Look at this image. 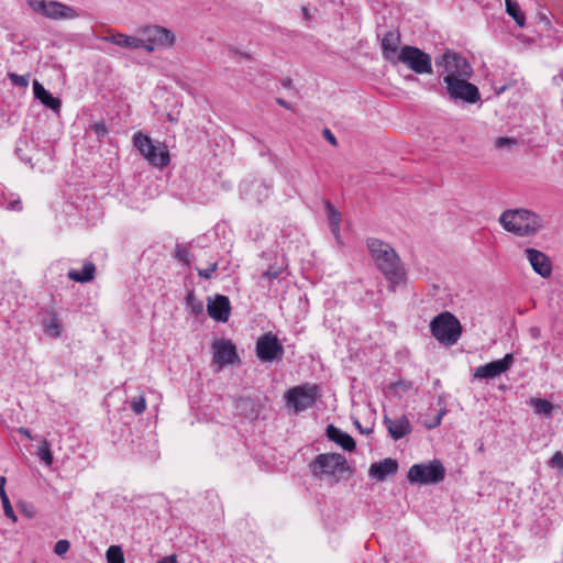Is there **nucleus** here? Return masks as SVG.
I'll list each match as a JSON object with an SVG mask.
<instances>
[{
    "mask_svg": "<svg viewBox=\"0 0 563 563\" xmlns=\"http://www.w3.org/2000/svg\"><path fill=\"white\" fill-rule=\"evenodd\" d=\"M398 63L404 64L418 75H431L433 71L431 55L416 46H402Z\"/></svg>",
    "mask_w": 563,
    "mask_h": 563,
    "instance_id": "obj_12",
    "label": "nucleus"
},
{
    "mask_svg": "<svg viewBox=\"0 0 563 563\" xmlns=\"http://www.w3.org/2000/svg\"><path fill=\"white\" fill-rule=\"evenodd\" d=\"M131 409L135 415H141L146 409V401L144 396L134 397L131 400Z\"/></svg>",
    "mask_w": 563,
    "mask_h": 563,
    "instance_id": "obj_34",
    "label": "nucleus"
},
{
    "mask_svg": "<svg viewBox=\"0 0 563 563\" xmlns=\"http://www.w3.org/2000/svg\"><path fill=\"white\" fill-rule=\"evenodd\" d=\"M366 244L376 267L390 283L391 291H395L396 285L405 279V271L396 251L388 243L375 238L367 239Z\"/></svg>",
    "mask_w": 563,
    "mask_h": 563,
    "instance_id": "obj_1",
    "label": "nucleus"
},
{
    "mask_svg": "<svg viewBox=\"0 0 563 563\" xmlns=\"http://www.w3.org/2000/svg\"><path fill=\"white\" fill-rule=\"evenodd\" d=\"M157 563H177L175 555H168L159 560Z\"/></svg>",
    "mask_w": 563,
    "mask_h": 563,
    "instance_id": "obj_47",
    "label": "nucleus"
},
{
    "mask_svg": "<svg viewBox=\"0 0 563 563\" xmlns=\"http://www.w3.org/2000/svg\"><path fill=\"white\" fill-rule=\"evenodd\" d=\"M5 477L4 476H1L0 477V498H1V503H2V507H3V511H4V515L11 519L13 522H15L18 519H16V516H15V512L11 506V503L9 500V497L5 493V489H4V486H5Z\"/></svg>",
    "mask_w": 563,
    "mask_h": 563,
    "instance_id": "obj_28",
    "label": "nucleus"
},
{
    "mask_svg": "<svg viewBox=\"0 0 563 563\" xmlns=\"http://www.w3.org/2000/svg\"><path fill=\"white\" fill-rule=\"evenodd\" d=\"M514 362V355L508 353L501 360L493 361L485 365L478 366L475 369L474 376L476 378H495L507 372L512 366Z\"/></svg>",
    "mask_w": 563,
    "mask_h": 563,
    "instance_id": "obj_14",
    "label": "nucleus"
},
{
    "mask_svg": "<svg viewBox=\"0 0 563 563\" xmlns=\"http://www.w3.org/2000/svg\"><path fill=\"white\" fill-rule=\"evenodd\" d=\"M282 272H283V267L272 265L268 267V269L263 272L262 277L267 280H273V279L278 278L279 275L282 274Z\"/></svg>",
    "mask_w": 563,
    "mask_h": 563,
    "instance_id": "obj_37",
    "label": "nucleus"
},
{
    "mask_svg": "<svg viewBox=\"0 0 563 563\" xmlns=\"http://www.w3.org/2000/svg\"><path fill=\"white\" fill-rule=\"evenodd\" d=\"M530 331H531V334H532L534 338H538V334H539V330H538V329L532 328Z\"/></svg>",
    "mask_w": 563,
    "mask_h": 563,
    "instance_id": "obj_51",
    "label": "nucleus"
},
{
    "mask_svg": "<svg viewBox=\"0 0 563 563\" xmlns=\"http://www.w3.org/2000/svg\"><path fill=\"white\" fill-rule=\"evenodd\" d=\"M324 206L331 233L340 241L341 213L330 201H325Z\"/></svg>",
    "mask_w": 563,
    "mask_h": 563,
    "instance_id": "obj_25",
    "label": "nucleus"
},
{
    "mask_svg": "<svg viewBox=\"0 0 563 563\" xmlns=\"http://www.w3.org/2000/svg\"><path fill=\"white\" fill-rule=\"evenodd\" d=\"M70 548V543L68 540H59L55 543V547H54V552L55 554L57 555H63L65 554Z\"/></svg>",
    "mask_w": 563,
    "mask_h": 563,
    "instance_id": "obj_39",
    "label": "nucleus"
},
{
    "mask_svg": "<svg viewBox=\"0 0 563 563\" xmlns=\"http://www.w3.org/2000/svg\"><path fill=\"white\" fill-rule=\"evenodd\" d=\"M8 78L10 79V81L18 86V87H27L29 86V76H24V75H18L15 73H9L8 74Z\"/></svg>",
    "mask_w": 563,
    "mask_h": 563,
    "instance_id": "obj_35",
    "label": "nucleus"
},
{
    "mask_svg": "<svg viewBox=\"0 0 563 563\" xmlns=\"http://www.w3.org/2000/svg\"><path fill=\"white\" fill-rule=\"evenodd\" d=\"M27 146H29V142L26 140L20 139L15 146V153L23 162H25L26 164H32V157L26 156L24 153V147H27Z\"/></svg>",
    "mask_w": 563,
    "mask_h": 563,
    "instance_id": "obj_33",
    "label": "nucleus"
},
{
    "mask_svg": "<svg viewBox=\"0 0 563 563\" xmlns=\"http://www.w3.org/2000/svg\"><path fill=\"white\" fill-rule=\"evenodd\" d=\"M384 423L394 440H399L408 435L412 430L410 421L406 416H401L398 419H390L385 416Z\"/></svg>",
    "mask_w": 563,
    "mask_h": 563,
    "instance_id": "obj_20",
    "label": "nucleus"
},
{
    "mask_svg": "<svg viewBox=\"0 0 563 563\" xmlns=\"http://www.w3.org/2000/svg\"><path fill=\"white\" fill-rule=\"evenodd\" d=\"M175 257L183 264L189 265L191 254H190V251L188 250V247H186L181 244H177L176 251H175Z\"/></svg>",
    "mask_w": 563,
    "mask_h": 563,
    "instance_id": "obj_32",
    "label": "nucleus"
},
{
    "mask_svg": "<svg viewBox=\"0 0 563 563\" xmlns=\"http://www.w3.org/2000/svg\"><path fill=\"white\" fill-rule=\"evenodd\" d=\"M312 474L321 481L336 484L344 473H353L346 459L339 453H322L316 456L311 464Z\"/></svg>",
    "mask_w": 563,
    "mask_h": 563,
    "instance_id": "obj_3",
    "label": "nucleus"
},
{
    "mask_svg": "<svg viewBox=\"0 0 563 563\" xmlns=\"http://www.w3.org/2000/svg\"><path fill=\"white\" fill-rule=\"evenodd\" d=\"M140 48L148 53L156 48L172 47L175 43V34L159 25H148L139 29Z\"/></svg>",
    "mask_w": 563,
    "mask_h": 563,
    "instance_id": "obj_7",
    "label": "nucleus"
},
{
    "mask_svg": "<svg viewBox=\"0 0 563 563\" xmlns=\"http://www.w3.org/2000/svg\"><path fill=\"white\" fill-rule=\"evenodd\" d=\"M43 331L46 335L51 338H59L60 336V322L55 311L49 312V318L44 320Z\"/></svg>",
    "mask_w": 563,
    "mask_h": 563,
    "instance_id": "obj_26",
    "label": "nucleus"
},
{
    "mask_svg": "<svg viewBox=\"0 0 563 563\" xmlns=\"http://www.w3.org/2000/svg\"><path fill=\"white\" fill-rule=\"evenodd\" d=\"M531 405L538 415L550 416L553 411V405L547 399L533 398Z\"/></svg>",
    "mask_w": 563,
    "mask_h": 563,
    "instance_id": "obj_29",
    "label": "nucleus"
},
{
    "mask_svg": "<svg viewBox=\"0 0 563 563\" xmlns=\"http://www.w3.org/2000/svg\"><path fill=\"white\" fill-rule=\"evenodd\" d=\"M435 65L443 69V78H471L473 74V68L467 59L452 49H446L438 57Z\"/></svg>",
    "mask_w": 563,
    "mask_h": 563,
    "instance_id": "obj_8",
    "label": "nucleus"
},
{
    "mask_svg": "<svg viewBox=\"0 0 563 563\" xmlns=\"http://www.w3.org/2000/svg\"><path fill=\"white\" fill-rule=\"evenodd\" d=\"M396 391H409L412 389V383L407 380L397 382L394 385Z\"/></svg>",
    "mask_w": 563,
    "mask_h": 563,
    "instance_id": "obj_44",
    "label": "nucleus"
},
{
    "mask_svg": "<svg viewBox=\"0 0 563 563\" xmlns=\"http://www.w3.org/2000/svg\"><path fill=\"white\" fill-rule=\"evenodd\" d=\"M506 12L515 20L518 26L522 27L526 24L525 13L521 11L519 3L516 0H505Z\"/></svg>",
    "mask_w": 563,
    "mask_h": 563,
    "instance_id": "obj_27",
    "label": "nucleus"
},
{
    "mask_svg": "<svg viewBox=\"0 0 563 563\" xmlns=\"http://www.w3.org/2000/svg\"><path fill=\"white\" fill-rule=\"evenodd\" d=\"M217 268H218V264L213 263L207 269H198V275L201 278L209 279L212 276V274L217 271Z\"/></svg>",
    "mask_w": 563,
    "mask_h": 563,
    "instance_id": "obj_42",
    "label": "nucleus"
},
{
    "mask_svg": "<svg viewBox=\"0 0 563 563\" xmlns=\"http://www.w3.org/2000/svg\"><path fill=\"white\" fill-rule=\"evenodd\" d=\"M356 426H357V429H361V426L358 423V421H355Z\"/></svg>",
    "mask_w": 563,
    "mask_h": 563,
    "instance_id": "obj_54",
    "label": "nucleus"
},
{
    "mask_svg": "<svg viewBox=\"0 0 563 563\" xmlns=\"http://www.w3.org/2000/svg\"><path fill=\"white\" fill-rule=\"evenodd\" d=\"M36 13L51 20H74L79 16L77 10L56 0H26Z\"/></svg>",
    "mask_w": 563,
    "mask_h": 563,
    "instance_id": "obj_10",
    "label": "nucleus"
},
{
    "mask_svg": "<svg viewBox=\"0 0 563 563\" xmlns=\"http://www.w3.org/2000/svg\"><path fill=\"white\" fill-rule=\"evenodd\" d=\"M398 470L396 460L387 457L380 462L373 463L369 466L368 475L378 482H383L387 476L394 475Z\"/></svg>",
    "mask_w": 563,
    "mask_h": 563,
    "instance_id": "obj_19",
    "label": "nucleus"
},
{
    "mask_svg": "<svg viewBox=\"0 0 563 563\" xmlns=\"http://www.w3.org/2000/svg\"><path fill=\"white\" fill-rule=\"evenodd\" d=\"M133 145L151 165L158 168L168 166L170 158L165 144H154L150 136L142 132H136L133 135Z\"/></svg>",
    "mask_w": 563,
    "mask_h": 563,
    "instance_id": "obj_4",
    "label": "nucleus"
},
{
    "mask_svg": "<svg viewBox=\"0 0 563 563\" xmlns=\"http://www.w3.org/2000/svg\"><path fill=\"white\" fill-rule=\"evenodd\" d=\"M517 144V140L514 137H498L495 141V146L497 148H503L505 146H510Z\"/></svg>",
    "mask_w": 563,
    "mask_h": 563,
    "instance_id": "obj_41",
    "label": "nucleus"
},
{
    "mask_svg": "<svg viewBox=\"0 0 563 563\" xmlns=\"http://www.w3.org/2000/svg\"><path fill=\"white\" fill-rule=\"evenodd\" d=\"M303 15L308 16V10L306 8L302 9Z\"/></svg>",
    "mask_w": 563,
    "mask_h": 563,
    "instance_id": "obj_52",
    "label": "nucleus"
},
{
    "mask_svg": "<svg viewBox=\"0 0 563 563\" xmlns=\"http://www.w3.org/2000/svg\"><path fill=\"white\" fill-rule=\"evenodd\" d=\"M504 230L520 238L533 236L543 228L542 218L527 209H508L499 217Z\"/></svg>",
    "mask_w": 563,
    "mask_h": 563,
    "instance_id": "obj_2",
    "label": "nucleus"
},
{
    "mask_svg": "<svg viewBox=\"0 0 563 563\" xmlns=\"http://www.w3.org/2000/svg\"><path fill=\"white\" fill-rule=\"evenodd\" d=\"M207 311L210 318L218 322H227L231 313V303L227 296L216 295L208 298Z\"/></svg>",
    "mask_w": 563,
    "mask_h": 563,
    "instance_id": "obj_15",
    "label": "nucleus"
},
{
    "mask_svg": "<svg viewBox=\"0 0 563 563\" xmlns=\"http://www.w3.org/2000/svg\"><path fill=\"white\" fill-rule=\"evenodd\" d=\"M470 78H443V90L453 102H463L474 104L481 100V92L474 84L468 81Z\"/></svg>",
    "mask_w": 563,
    "mask_h": 563,
    "instance_id": "obj_6",
    "label": "nucleus"
},
{
    "mask_svg": "<svg viewBox=\"0 0 563 563\" xmlns=\"http://www.w3.org/2000/svg\"><path fill=\"white\" fill-rule=\"evenodd\" d=\"M34 97L38 99L46 108L54 111L60 109V100L55 98L49 91H47L37 80L33 82Z\"/></svg>",
    "mask_w": 563,
    "mask_h": 563,
    "instance_id": "obj_23",
    "label": "nucleus"
},
{
    "mask_svg": "<svg viewBox=\"0 0 563 563\" xmlns=\"http://www.w3.org/2000/svg\"><path fill=\"white\" fill-rule=\"evenodd\" d=\"M251 409V413L250 415H253L254 410H253V402L252 400L249 398V397H243V398H240L238 401H236V409L241 410V412L245 416H249L246 410L247 409Z\"/></svg>",
    "mask_w": 563,
    "mask_h": 563,
    "instance_id": "obj_36",
    "label": "nucleus"
},
{
    "mask_svg": "<svg viewBox=\"0 0 563 563\" xmlns=\"http://www.w3.org/2000/svg\"><path fill=\"white\" fill-rule=\"evenodd\" d=\"M441 419H442V413H440V415L437 417V419H435L434 423H433V424H430V426H429V428H434V427L439 426V424L441 423Z\"/></svg>",
    "mask_w": 563,
    "mask_h": 563,
    "instance_id": "obj_49",
    "label": "nucleus"
},
{
    "mask_svg": "<svg viewBox=\"0 0 563 563\" xmlns=\"http://www.w3.org/2000/svg\"><path fill=\"white\" fill-rule=\"evenodd\" d=\"M18 432H19L20 434L24 435L25 438H27L29 440H32V439H33V438H32V435H31L30 430H29V429H26V428H24V427H20V428L18 429Z\"/></svg>",
    "mask_w": 563,
    "mask_h": 563,
    "instance_id": "obj_46",
    "label": "nucleus"
},
{
    "mask_svg": "<svg viewBox=\"0 0 563 563\" xmlns=\"http://www.w3.org/2000/svg\"><path fill=\"white\" fill-rule=\"evenodd\" d=\"M213 363L224 366L234 363L238 358L236 349L231 341L218 340L212 344Z\"/></svg>",
    "mask_w": 563,
    "mask_h": 563,
    "instance_id": "obj_16",
    "label": "nucleus"
},
{
    "mask_svg": "<svg viewBox=\"0 0 563 563\" xmlns=\"http://www.w3.org/2000/svg\"><path fill=\"white\" fill-rule=\"evenodd\" d=\"M318 396L319 388L314 384L295 386L285 394L286 406L299 413L311 408Z\"/></svg>",
    "mask_w": 563,
    "mask_h": 563,
    "instance_id": "obj_11",
    "label": "nucleus"
},
{
    "mask_svg": "<svg viewBox=\"0 0 563 563\" xmlns=\"http://www.w3.org/2000/svg\"><path fill=\"white\" fill-rule=\"evenodd\" d=\"M400 34L397 31L387 32L382 38V53L386 60L397 64L400 57Z\"/></svg>",
    "mask_w": 563,
    "mask_h": 563,
    "instance_id": "obj_17",
    "label": "nucleus"
},
{
    "mask_svg": "<svg viewBox=\"0 0 563 563\" xmlns=\"http://www.w3.org/2000/svg\"><path fill=\"white\" fill-rule=\"evenodd\" d=\"M96 266L91 262H87L84 264L82 269L76 271L70 269L67 274L68 278L76 283H88L95 278Z\"/></svg>",
    "mask_w": 563,
    "mask_h": 563,
    "instance_id": "obj_24",
    "label": "nucleus"
},
{
    "mask_svg": "<svg viewBox=\"0 0 563 563\" xmlns=\"http://www.w3.org/2000/svg\"><path fill=\"white\" fill-rule=\"evenodd\" d=\"M106 558L108 563H124V554L120 545H110Z\"/></svg>",
    "mask_w": 563,
    "mask_h": 563,
    "instance_id": "obj_31",
    "label": "nucleus"
},
{
    "mask_svg": "<svg viewBox=\"0 0 563 563\" xmlns=\"http://www.w3.org/2000/svg\"><path fill=\"white\" fill-rule=\"evenodd\" d=\"M102 41L112 43L123 48L128 49H139L140 48V40L137 35H126L123 33H109L106 36L101 37Z\"/></svg>",
    "mask_w": 563,
    "mask_h": 563,
    "instance_id": "obj_21",
    "label": "nucleus"
},
{
    "mask_svg": "<svg viewBox=\"0 0 563 563\" xmlns=\"http://www.w3.org/2000/svg\"><path fill=\"white\" fill-rule=\"evenodd\" d=\"M407 79L415 80L416 78H415L412 75H409V76L407 77Z\"/></svg>",
    "mask_w": 563,
    "mask_h": 563,
    "instance_id": "obj_53",
    "label": "nucleus"
},
{
    "mask_svg": "<svg viewBox=\"0 0 563 563\" xmlns=\"http://www.w3.org/2000/svg\"><path fill=\"white\" fill-rule=\"evenodd\" d=\"M257 187H260V188H264V190H265V197H266V196H267V192H268V190H269V185H266V184H264V183H261V184H257Z\"/></svg>",
    "mask_w": 563,
    "mask_h": 563,
    "instance_id": "obj_50",
    "label": "nucleus"
},
{
    "mask_svg": "<svg viewBox=\"0 0 563 563\" xmlns=\"http://www.w3.org/2000/svg\"><path fill=\"white\" fill-rule=\"evenodd\" d=\"M432 335L441 343L453 345L462 333L459 319L451 312H441L430 322Z\"/></svg>",
    "mask_w": 563,
    "mask_h": 563,
    "instance_id": "obj_5",
    "label": "nucleus"
},
{
    "mask_svg": "<svg viewBox=\"0 0 563 563\" xmlns=\"http://www.w3.org/2000/svg\"><path fill=\"white\" fill-rule=\"evenodd\" d=\"M276 102H277L280 107H283V108L291 109V106H290L286 100H284V99H282V98H277V99H276Z\"/></svg>",
    "mask_w": 563,
    "mask_h": 563,
    "instance_id": "obj_48",
    "label": "nucleus"
},
{
    "mask_svg": "<svg viewBox=\"0 0 563 563\" xmlns=\"http://www.w3.org/2000/svg\"><path fill=\"white\" fill-rule=\"evenodd\" d=\"M327 437L349 452H352L355 449L354 439L346 432H343L341 429L332 424L328 426L327 428Z\"/></svg>",
    "mask_w": 563,
    "mask_h": 563,
    "instance_id": "obj_22",
    "label": "nucleus"
},
{
    "mask_svg": "<svg viewBox=\"0 0 563 563\" xmlns=\"http://www.w3.org/2000/svg\"><path fill=\"white\" fill-rule=\"evenodd\" d=\"M550 466L563 471V453L561 451L553 454L550 460Z\"/></svg>",
    "mask_w": 563,
    "mask_h": 563,
    "instance_id": "obj_40",
    "label": "nucleus"
},
{
    "mask_svg": "<svg viewBox=\"0 0 563 563\" xmlns=\"http://www.w3.org/2000/svg\"><path fill=\"white\" fill-rule=\"evenodd\" d=\"M323 136L325 137L327 141H329L332 145H336V139L335 136L332 134V132L329 130V129H324L323 130Z\"/></svg>",
    "mask_w": 563,
    "mask_h": 563,
    "instance_id": "obj_45",
    "label": "nucleus"
},
{
    "mask_svg": "<svg viewBox=\"0 0 563 563\" xmlns=\"http://www.w3.org/2000/svg\"><path fill=\"white\" fill-rule=\"evenodd\" d=\"M444 476L445 468L439 460L413 464L407 473L408 481L419 485L438 484L444 479Z\"/></svg>",
    "mask_w": 563,
    "mask_h": 563,
    "instance_id": "obj_9",
    "label": "nucleus"
},
{
    "mask_svg": "<svg viewBox=\"0 0 563 563\" xmlns=\"http://www.w3.org/2000/svg\"><path fill=\"white\" fill-rule=\"evenodd\" d=\"M90 130L93 131V133L96 134V136L99 140L104 137L106 134L108 133V129L103 121L95 122L93 124L90 125Z\"/></svg>",
    "mask_w": 563,
    "mask_h": 563,
    "instance_id": "obj_38",
    "label": "nucleus"
},
{
    "mask_svg": "<svg viewBox=\"0 0 563 563\" xmlns=\"http://www.w3.org/2000/svg\"><path fill=\"white\" fill-rule=\"evenodd\" d=\"M255 351L256 356L264 363L279 362L285 353L282 342L273 332H267L257 339Z\"/></svg>",
    "mask_w": 563,
    "mask_h": 563,
    "instance_id": "obj_13",
    "label": "nucleus"
},
{
    "mask_svg": "<svg viewBox=\"0 0 563 563\" xmlns=\"http://www.w3.org/2000/svg\"><path fill=\"white\" fill-rule=\"evenodd\" d=\"M525 253L530 265L537 274L543 278L551 276L552 265L550 258L543 252L529 247L525 250Z\"/></svg>",
    "mask_w": 563,
    "mask_h": 563,
    "instance_id": "obj_18",
    "label": "nucleus"
},
{
    "mask_svg": "<svg viewBox=\"0 0 563 563\" xmlns=\"http://www.w3.org/2000/svg\"><path fill=\"white\" fill-rule=\"evenodd\" d=\"M187 301L191 306L192 311L195 313H200L202 311V303L201 302H195V296L192 292L188 294Z\"/></svg>",
    "mask_w": 563,
    "mask_h": 563,
    "instance_id": "obj_43",
    "label": "nucleus"
},
{
    "mask_svg": "<svg viewBox=\"0 0 563 563\" xmlns=\"http://www.w3.org/2000/svg\"><path fill=\"white\" fill-rule=\"evenodd\" d=\"M37 456L46 466H51L53 464L51 443L47 440H42L41 445L37 449Z\"/></svg>",
    "mask_w": 563,
    "mask_h": 563,
    "instance_id": "obj_30",
    "label": "nucleus"
}]
</instances>
